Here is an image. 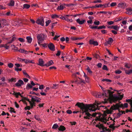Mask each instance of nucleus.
I'll list each match as a JSON object with an SVG mask.
<instances>
[{
    "label": "nucleus",
    "mask_w": 132,
    "mask_h": 132,
    "mask_svg": "<svg viewBox=\"0 0 132 132\" xmlns=\"http://www.w3.org/2000/svg\"><path fill=\"white\" fill-rule=\"evenodd\" d=\"M75 106H77L80 108L81 110V111H80L81 113L82 114L85 113V114L86 115V116L84 117V118L85 119H89L90 117L91 116H92L93 117H95L97 114L96 113H93L92 114H91L89 112L91 111H95L97 110H99L98 107L94 109H90V108H96V106L94 105L84 104L82 103H80L78 102L75 105Z\"/></svg>",
    "instance_id": "obj_1"
},
{
    "label": "nucleus",
    "mask_w": 132,
    "mask_h": 132,
    "mask_svg": "<svg viewBox=\"0 0 132 132\" xmlns=\"http://www.w3.org/2000/svg\"><path fill=\"white\" fill-rule=\"evenodd\" d=\"M114 93V91H111L109 90H108L102 93V95L108 98L111 102H115L118 100H121L123 97V94L117 96L113 94Z\"/></svg>",
    "instance_id": "obj_2"
},
{
    "label": "nucleus",
    "mask_w": 132,
    "mask_h": 132,
    "mask_svg": "<svg viewBox=\"0 0 132 132\" xmlns=\"http://www.w3.org/2000/svg\"><path fill=\"white\" fill-rule=\"evenodd\" d=\"M45 36V35L43 34H39L37 36V42L39 45L44 40Z\"/></svg>",
    "instance_id": "obj_3"
},
{
    "label": "nucleus",
    "mask_w": 132,
    "mask_h": 132,
    "mask_svg": "<svg viewBox=\"0 0 132 132\" xmlns=\"http://www.w3.org/2000/svg\"><path fill=\"white\" fill-rule=\"evenodd\" d=\"M41 100H40L37 98H32L31 99V101L29 103L31 106V108H33L34 106H35L36 103L35 102L37 103L39 102Z\"/></svg>",
    "instance_id": "obj_4"
},
{
    "label": "nucleus",
    "mask_w": 132,
    "mask_h": 132,
    "mask_svg": "<svg viewBox=\"0 0 132 132\" xmlns=\"http://www.w3.org/2000/svg\"><path fill=\"white\" fill-rule=\"evenodd\" d=\"M36 23L38 25H40L42 26H43L44 25V21L43 18L41 17L39 19H38L36 21Z\"/></svg>",
    "instance_id": "obj_5"
},
{
    "label": "nucleus",
    "mask_w": 132,
    "mask_h": 132,
    "mask_svg": "<svg viewBox=\"0 0 132 132\" xmlns=\"http://www.w3.org/2000/svg\"><path fill=\"white\" fill-rule=\"evenodd\" d=\"M47 45L48 47L51 51H55V46L53 43H50Z\"/></svg>",
    "instance_id": "obj_6"
},
{
    "label": "nucleus",
    "mask_w": 132,
    "mask_h": 132,
    "mask_svg": "<svg viewBox=\"0 0 132 132\" xmlns=\"http://www.w3.org/2000/svg\"><path fill=\"white\" fill-rule=\"evenodd\" d=\"M89 42L90 44L93 45L94 46H97L98 45V42L96 41H94L93 40L90 39Z\"/></svg>",
    "instance_id": "obj_7"
},
{
    "label": "nucleus",
    "mask_w": 132,
    "mask_h": 132,
    "mask_svg": "<svg viewBox=\"0 0 132 132\" xmlns=\"http://www.w3.org/2000/svg\"><path fill=\"white\" fill-rule=\"evenodd\" d=\"M24 83L23 81L21 80H19L18 82L15 84V86L17 87L21 86L22 85H23Z\"/></svg>",
    "instance_id": "obj_8"
},
{
    "label": "nucleus",
    "mask_w": 132,
    "mask_h": 132,
    "mask_svg": "<svg viewBox=\"0 0 132 132\" xmlns=\"http://www.w3.org/2000/svg\"><path fill=\"white\" fill-rule=\"evenodd\" d=\"M39 63L38 64L41 67H43L45 66V64H44V61L41 58L39 59Z\"/></svg>",
    "instance_id": "obj_9"
},
{
    "label": "nucleus",
    "mask_w": 132,
    "mask_h": 132,
    "mask_svg": "<svg viewBox=\"0 0 132 132\" xmlns=\"http://www.w3.org/2000/svg\"><path fill=\"white\" fill-rule=\"evenodd\" d=\"M19 59H21V60H20V61H24L26 63H34L33 60L30 61V60L26 59H22L21 58H19Z\"/></svg>",
    "instance_id": "obj_10"
},
{
    "label": "nucleus",
    "mask_w": 132,
    "mask_h": 132,
    "mask_svg": "<svg viewBox=\"0 0 132 132\" xmlns=\"http://www.w3.org/2000/svg\"><path fill=\"white\" fill-rule=\"evenodd\" d=\"M76 21L78 23L80 24H82L84 23L86 21V20H80V19H78L76 20Z\"/></svg>",
    "instance_id": "obj_11"
},
{
    "label": "nucleus",
    "mask_w": 132,
    "mask_h": 132,
    "mask_svg": "<svg viewBox=\"0 0 132 132\" xmlns=\"http://www.w3.org/2000/svg\"><path fill=\"white\" fill-rule=\"evenodd\" d=\"M101 103L100 102H96L95 104L94 105L96 106H97V108L98 107V108L99 109V110L100 109V108L101 107H105V106H104L103 105H101L100 106H99L101 104Z\"/></svg>",
    "instance_id": "obj_12"
},
{
    "label": "nucleus",
    "mask_w": 132,
    "mask_h": 132,
    "mask_svg": "<svg viewBox=\"0 0 132 132\" xmlns=\"http://www.w3.org/2000/svg\"><path fill=\"white\" fill-rule=\"evenodd\" d=\"M0 22L2 23L3 24L4 26L9 25V23L7 20L5 19H2L1 20H0Z\"/></svg>",
    "instance_id": "obj_13"
},
{
    "label": "nucleus",
    "mask_w": 132,
    "mask_h": 132,
    "mask_svg": "<svg viewBox=\"0 0 132 132\" xmlns=\"http://www.w3.org/2000/svg\"><path fill=\"white\" fill-rule=\"evenodd\" d=\"M53 62L52 60L48 61L45 64V66L49 67L53 64Z\"/></svg>",
    "instance_id": "obj_14"
},
{
    "label": "nucleus",
    "mask_w": 132,
    "mask_h": 132,
    "mask_svg": "<svg viewBox=\"0 0 132 132\" xmlns=\"http://www.w3.org/2000/svg\"><path fill=\"white\" fill-rule=\"evenodd\" d=\"M75 82H77L78 84H80L81 83H85V82L84 80L81 79L79 81L76 78V79H75Z\"/></svg>",
    "instance_id": "obj_15"
},
{
    "label": "nucleus",
    "mask_w": 132,
    "mask_h": 132,
    "mask_svg": "<svg viewBox=\"0 0 132 132\" xmlns=\"http://www.w3.org/2000/svg\"><path fill=\"white\" fill-rule=\"evenodd\" d=\"M25 100H26L27 101H28L29 103H30L31 101H30L29 100V98H27V97H24L23 98V99L22 100V101L24 103H25L27 105V103H26L25 101Z\"/></svg>",
    "instance_id": "obj_16"
},
{
    "label": "nucleus",
    "mask_w": 132,
    "mask_h": 132,
    "mask_svg": "<svg viewBox=\"0 0 132 132\" xmlns=\"http://www.w3.org/2000/svg\"><path fill=\"white\" fill-rule=\"evenodd\" d=\"M126 4L125 3H120L118 4V6L119 7L122 8H124L126 6Z\"/></svg>",
    "instance_id": "obj_17"
},
{
    "label": "nucleus",
    "mask_w": 132,
    "mask_h": 132,
    "mask_svg": "<svg viewBox=\"0 0 132 132\" xmlns=\"http://www.w3.org/2000/svg\"><path fill=\"white\" fill-rule=\"evenodd\" d=\"M62 4V5L58 6L56 9L57 10H62L63 9L64 7L63 5H65V4L63 3Z\"/></svg>",
    "instance_id": "obj_18"
},
{
    "label": "nucleus",
    "mask_w": 132,
    "mask_h": 132,
    "mask_svg": "<svg viewBox=\"0 0 132 132\" xmlns=\"http://www.w3.org/2000/svg\"><path fill=\"white\" fill-rule=\"evenodd\" d=\"M61 16V15H57L56 14H53L52 15L51 18L53 19H54L57 18H59L60 16Z\"/></svg>",
    "instance_id": "obj_19"
},
{
    "label": "nucleus",
    "mask_w": 132,
    "mask_h": 132,
    "mask_svg": "<svg viewBox=\"0 0 132 132\" xmlns=\"http://www.w3.org/2000/svg\"><path fill=\"white\" fill-rule=\"evenodd\" d=\"M27 42L29 43H30L32 41V39L30 36H27L26 38Z\"/></svg>",
    "instance_id": "obj_20"
},
{
    "label": "nucleus",
    "mask_w": 132,
    "mask_h": 132,
    "mask_svg": "<svg viewBox=\"0 0 132 132\" xmlns=\"http://www.w3.org/2000/svg\"><path fill=\"white\" fill-rule=\"evenodd\" d=\"M59 130V131H64L65 129V127L63 126H60L58 128Z\"/></svg>",
    "instance_id": "obj_21"
},
{
    "label": "nucleus",
    "mask_w": 132,
    "mask_h": 132,
    "mask_svg": "<svg viewBox=\"0 0 132 132\" xmlns=\"http://www.w3.org/2000/svg\"><path fill=\"white\" fill-rule=\"evenodd\" d=\"M30 5L28 4H25L23 5V9H28L30 8Z\"/></svg>",
    "instance_id": "obj_22"
},
{
    "label": "nucleus",
    "mask_w": 132,
    "mask_h": 132,
    "mask_svg": "<svg viewBox=\"0 0 132 132\" xmlns=\"http://www.w3.org/2000/svg\"><path fill=\"white\" fill-rule=\"evenodd\" d=\"M100 121L102 122H104V121H107L108 120H107L106 117H103L101 118L100 117Z\"/></svg>",
    "instance_id": "obj_23"
},
{
    "label": "nucleus",
    "mask_w": 132,
    "mask_h": 132,
    "mask_svg": "<svg viewBox=\"0 0 132 132\" xmlns=\"http://www.w3.org/2000/svg\"><path fill=\"white\" fill-rule=\"evenodd\" d=\"M113 41V38L111 37H110L109 38V40L107 41V43L108 44H109L112 43Z\"/></svg>",
    "instance_id": "obj_24"
},
{
    "label": "nucleus",
    "mask_w": 132,
    "mask_h": 132,
    "mask_svg": "<svg viewBox=\"0 0 132 132\" xmlns=\"http://www.w3.org/2000/svg\"><path fill=\"white\" fill-rule=\"evenodd\" d=\"M32 88V86L31 84H27L26 88L27 89H30L31 88Z\"/></svg>",
    "instance_id": "obj_25"
},
{
    "label": "nucleus",
    "mask_w": 132,
    "mask_h": 132,
    "mask_svg": "<svg viewBox=\"0 0 132 132\" xmlns=\"http://www.w3.org/2000/svg\"><path fill=\"white\" fill-rule=\"evenodd\" d=\"M105 109H106V110L105 111V112L108 114L111 113H112V111L111 110H109L107 109V108L106 107L104 108Z\"/></svg>",
    "instance_id": "obj_26"
},
{
    "label": "nucleus",
    "mask_w": 132,
    "mask_h": 132,
    "mask_svg": "<svg viewBox=\"0 0 132 132\" xmlns=\"http://www.w3.org/2000/svg\"><path fill=\"white\" fill-rule=\"evenodd\" d=\"M14 4V1L13 0H11L9 5L10 6H13Z\"/></svg>",
    "instance_id": "obj_27"
},
{
    "label": "nucleus",
    "mask_w": 132,
    "mask_h": 132,
    "mask_svg": "<svg viewBox=\"0 0 132 132\" xmlns=\"http://www.w3.org/2000/svg\"><path fill=\"white\" fill-rule=\"evenodd\" d=\"M59 126L57 125V123L54 124L53 127H52V128L53 129H55L57 128H59Z\"/></svg>",
    "instance_id": "obj_28"
},
{
    "label": "nucleus",
    "mask_w": 132,
    "mask_h": 132,
    "mask_svg": "<svg viewBox=\"0 0 132 132\" xmlns=\"http://www.w3.org/2000/svg\"><path fill=\"white\" fill-rule=\"evenodd\" d=\"M23 73L26 77L28 78H30V76L27 74V73L25 71H23Z\"/></svg>",
    "instance_id": "obj_29"
},
{
    "label": "nucleus",
    "mask_w": 132,
    "mask_h": 132,
    "mask_svg": "<svg viewBox=\"0 0 132 132\" xmlns=\"http://www.w3.org/2000/svg\"><path fill=\"white\" fill-rule=\"evenodd\" d=\"M119 28V27H118L117 25L113 26V29L117 31H118Z\"/></svg>",
    "instance_id": "obj_30"
},
{
    "label": "nucleus",
    "mask_w": 132,
    "mask_h": 132,
    "mask_svg": "<svg viewBox=\"0 0 132 132\" xmlns=\"http://www.w3.org/2000/svg\"><path fill=\"white\" fill-rule=\"evenodd\" d=\"M99 124H100L99 125L98 124L96 125V127L99 128L100 129H101V128L103 127V125L102 124H101L100 122H99Z\"/></svg>",
    "instance_id": "obj_31"
},
{
    "label": "nucleus",
    "mask_w": 132,
    "mask_h": 132,
    "mask_svg": "<svg viewBox=\"0 0 132 132\" xmlns=\"http://www.w3.org/2000/svg\"><path fill=\"white\" fill-rule=\"evenodd\" d=\"M125 72L126 74H129L132 73V70L130 69L129 70H126Z\"/></svg>",
    "instance_id": "obj_32"
},
{
    "label": "nucleus",
    "mask_w": 132,
    "mask_h": 132,
    "mask_svg": "<svg viewBox=\"0 0 132 132\" xmlns=\"http://www.w3.org/2000/svg\"><path fill=\"white\" fill-rule=\"evenodd\" d=\"M18 40L22 43H23L25 42V40L21 38H18Z\"/></svg>",
    "instance_id": "obj_33"
},
{
    "label": "nucleus",
    "mask_w": 132,
    "mask_h": 132,
    "mask_svg": "<svg viewBox=\"0 0 132 132\" xmlns=\"http://www.w3.org/2000/svg\"><path fill=\"white\" fill-rule=\"evenodd\" d=\"M51 22V20H48L47 21H46L45 22V23L46 24L45 25L46 26H47Z\"/></svg>",
    "instance_id": "obj_34"
},
{
    "label": "nucleus",
    "mask_w": 132,
    "mask_h": 132,
    "mask_svg": "<svg viewBox=\"0 0 132 132\" xmlns=\"http://www.w3.org/2000/svg\"><path fill=\"white\" fill-rule=\"evenodd\" d=\"M35 119L38 121H40V119L39 118V116L37 115H35L34 117Z\"/></svg>",
    "instance_id": "obj_35"
},
{
    "label": "nucleus",
    "mask_w": 132,
    "mask_h": 132,
    "mask_svg": "<svg viewBox=\"0 0 132 132\" xmlns=\"http://www.w3.org/2000/svg\"><path fill=\"white\" fill-rule=\"evenodd\" d=\"M94 23L95 25H98L100 24V23L99 21L98 20H95L94 22Z\"/></svg>",
    "instance_id": "obj_36"
},
{
    "label": "nucleus",
    "mask_w": 132,
    "mask_h": 132,
    "mask_svg": "<svg viewBox=\"0 0 132 132\" xmlns=\"http://www.w3.org/2000/svg\"><path fill=\"white\" fill-rule=\"evenodd\" d=\"M115 110L118 109L120 108V105L117 104L116 105H114Z\"/></svg>",
    "instance_id": "obj_37"
},
{
    "label": "nucleus",
    "mask_w": 132,
    "mask_h": 132,
    "mask_svg": "<svg viewBox=\"0 0 132 132\" xmlns=\"http://www.w3.org/2000/svg\"><path fill=\"white\" fill-rule=\"evenodd\" d=\"M19 95L21 96V97H22V96L20 92L16 93H15V96L16 97L18 98Z\"/></svg>",
    "instance_id": "obj_38"
},
{
    "label": "nucleus",
    "mask_w": 132,
    "mask_h": 132,
    "mask_svg": "<svg viewBox=\"0 0 132 132\" xmlns=\"http://www.w3.org/2000/svg\"><path fill=\"white\" fill-rule=\"evenodd\" d=\"M95 96L96 97L100 98L101 97V95L100 93H97L96 94Z\"/></svg>",
    "instance_id": "obj_39"
},
{
    "label": "nucleus",
    "mask_w": 132,
    "mask_h": 132,
    "mask_svg": "<svg viewBox=\"0 0 132 132\" xmlns=\"http://www.w3.org/2000/svg\"><path fill=\"white\" fill-rule=\"evenodd\" d=\"M28 96H29V97H30L31 98V99H32V98H37L39 99L40 100H41V98H40L37 97L36 96H32V95H29Z\"/></svg>",
    "instance_id": "obj_40"
},
{
    "label": "nucleus",
    "mask_w": 132,
    "mask_h": 132,
    "mask_svg": "<svg viewBox=\"0 0 132 132\" xmlns=\"http://www.w3.org/2000/svg\"><path fill=\"white\" fill-rule=\"evenodd\" d=\"M8 66L10 68H11L13 67V64L11 63H10L8 64Z\"/></svg>",
    "instance_id": "obj_41"
},
{
    "label": "nucleus",
    "mask_w": 132,
    "mask_h": 132,
    "mask_svg": "<svg viewBox=\"0 0 132 132\" xmlns=\"http://www.w3.org/2000/svg\"><path fill=\"white\" fill-rule=\"evenodd\" d=\"M10 109H11V110H10V112L11 113H12V112H13L14 113H16V111L14 110V109L13 108H12V107H11L10 108Z\"/></svg>",
    "instance_id": "obj_42"
},
{
    "label": "nucleus",
    "mask_w": 132,
    "mask_h": 132,
    "mask_svg": "<svg viewBox=\"0 0 132 132\" xmlns=\"http://www.w3.org/2000/svg\"><path fill=\"white\" fill-rule=\"evenodd\" d=\"M60 36L56 35L53 38V39L54 40H57V41L59 40V39H57Z\"/></svg>",
    "instance_id": "obj_43"
},
{
    "label": "nucleus",
    "mask_w": 132,
    "mask_h": 132,
    "mask_svg": "<svg viewBox=\"0 0 132 132\" xmlns=\"http://www.w3.org/2000/svg\"><path fill=\"white\" fill-rule=\"evenodd\" d=\"M115 72L116 74H119L122 72V71L121 70H116Z\"/></svg>",
    "instance_id": "obj_44"
},
{
    "label": "nucleus",
    "mask_w": 132,
    "mask_h": 132,
    "mask_svg": "<svg viewBox=\"0 0 132 132\" xmlns=\"http://www.w3.org/2000/svg\"><path fill=\"white\" fill-rule=\"evenodd\" d=\"M103 127L101 128L103 130V132H105V131H106L107 130L106 128L104 127V126L103 125Z\"/></svg>",
    "instance_id": "obj_45"
},
{
    "label": "nucleus",
    "mask_w": 132,
    "mask_h": 132,
    "mask_svg": "<svg viewBox=\"0 0 132 132\" xmlns=\"http://www.w3.org/2000/svg\"><path fill=\"white\" fill-rule=\"evenodd\" d=\"M14 69L17 72L21 71L22 70L21 68H16V67H15Z\"/></svg>",
    "instance_id": "obj_46"
},
{
    "label": "nucleus",
    "mask_w": 132,
    "mask_h": 132,
    "mask_svg": "<svg viewBox=\"0 0 132 132\" xmlns=\"http://www.w3.org/2000/svg\"><path fill=\"white\" fill-rule=\"evenodd\" d=\"M106 27L104 25L100 26L98 27V29H102L106 28Z\"/></svg>",
    "instance_id": "obj_47"
},
{
    "label": "nucleus",
    "mask_w": 132,
    "mask_h": 132,
    "mask_svg": "<svg viewBox=\"0 0 132 132\" xmlns=\"http://www.w3.org/2000/svg\"><path fill=\"white\" fill-rule=\"evenodd\" d=\"M108 4H102V7L103 8H105L107 7H108L109 6Z\"/></svg>",
    "instance_id": "obj_48"
},
{
    "label": "nucleus",
    "mask_w": 132,
    "mask_h": 132,
    "mask_svg": "<svg viewBox=\"0 0 132 132\" xmlns=\"http://www.w3.org/2000/svg\"><path fill=\"white\" fill-rule=\"evenodd\" d=\"M117 3L116 2L112 3L110 5V6L111 7H113L117 5Z\"/></svg>",
    "instance_id": "obj_49"
},
{
    "label": "nucleus",
    "mask_w": 132,
    "mask_h": 132,
    "mask_svg": "<svg viewBox=\"0 0 132 132\" xmlns=\"http://www.w3.org/2000/svg\"><path fill=\"white\" fill-rule=\"evenodd\" d=\"M102 1L101 0H97L94 1L93 2V3H102Z\"/></svg>",
    "instance_id": "obj_50"
},
{
    "label": "nucleus",
    "mask_w": 132,
    "mask_h": 132,
    "mask_svg": "<svg viewBox=\"0 0 132 132\" xmlns=\"http://www.w3.org/2000/svg\"><path fill=\"white\" fill-rule=\"evenodd\" d=\"M15 65V67H14V68L16 67V68H18L20 67H22V65L20 66V65L18 63H15L14 64Z\"/></svg>",
    "instance_id": "obj_51"
},
{
    "label": "nucleus",
    "mask_w": 132,
    "mask_h": 132,
    "mask_svg": "<svg viewBox=\"0 0 132 132\" xmlns=\"http://www.w3.org/2000/svg\"><path fill=\"white\" fill-rule=\"evenodd\" d=\"M102 81L103 82H104V81H106L107 82H111V80H110L108 79H104L102 80Z\"/></svg>",
    "instance_id": "obj_52"
},
{
    "label": "nucleus",
    "mask_w": 132,
    "mask_h": 132,
    "mask_svg": "<svg viewBox=\"0 0 132 132\" xmlns=\"http://www.w3.org/2000/svg\"><path fill=\"white\" fill-rule=\"evenodd\" d=\"M95 7H101V8H103L102 4H100L98 5L96 4L95 5Z\"/></svg>",
    "instance_id": "obj_53"
},
{
    "label": "nucleus",
    "mask_w": 132,
    "mask_h": 132,
    "mask_svg": "<svg viewBox=\"0 0 132 132\" xmlns=\"http://www.w3.org/2000/svg\"><path fill=\"white\" fill-rule=\"evenodd\" d=\"M102 69L105 70L107 71L108 70V69L107 66L105 65H104L102 67Z\"/></svg>",
    "instance_id": "obj_54"
},
{
    "label": "nucleus",
    "mask_w": 132,
    "mask_h": 132,
    "mask_svg": "<svg viewBox=\"0 0 132 132\" xmlns=\"http://www.w3.org/2000/svg\"><path fill=\"white\" fill-rule=\"evenodd\" d=\"M94 58H100L98 54H95L94 55Z\"/></svg>",
    "instance_id": "obj_55"
},
{
    "label": "nucleus",
    "mask_w": 132,
    "mask_h": 132,
    "mask_svg": "<svg viewBox=\"0 0 132 132\" xmlns=\"http://www.w3.org/2000/svg\"><path fill=\"white\" fill-rule=\"evenodd\" d=\"M75 5L72 3H70L68 4H65V5L68 7H69L74 6Z\"/></svg>",
    "instance_id": "obj_56"
},
{
    "label": "nucleus",
    "mask_w": 132,
    "mask_h": 132,
    "mask_svg": "<svg viewBox=\"0 0 132 132\" xmlns=\"http://www.w3.org/2000/svg\"><path fill=\"white\" fill-rule=\"evenodd\" d=\"M30 108H31L29 106H27L24 109L25 110H27V109L28 110H30Z\"/></svg>",
    "instance_id": "obj_57"
},
{
    "label": "nucleus",
    "mask_w": 132,
    "mask_h": 132,
    "mask_svg": "<svg viewBox=\"0 0 132 132\" xmlns=\"http://www.w3.org/2000/svg\"><path fill=\"white\" fill-rule=\"evenodd\" d=\"M14 104H15V106L16 107V108H19V105L16 102H15Z\"/></svg>",
    "instance_id": "obj_58"
},
{
    "label": "nucleus",
    "mask_w": 132,
    "mask_h": 132,
    "mask_svg": "<svg viewBox=\"0 0 132 132\" xmlns=\"http://www.w3.org/2000/svg\"><path fill=\"white\" fill-rule=\"evenodd\" d=\"M53 86L52 87V89H57V85L56 84H53Z\"/></svg>",
    "instance_id": "obj_59"
},
{
    "label": "nucleus",
    "mask_w": 132,
    "mask_h": 132,
    "mask_svg": "<svg viewBox=\"0 0 132 132\" xmlns=\"http://www.w3.org/2000/svg\"><path fill=\"white\" fill-rule=\"evenodd\" d=\"M47 45V43H44V44H40V45H42V46L44 47H47V46H46V45Z\"/></svg>",
    "instance_id": "obj_60"
},
{
    "label": "nucleus",
    "mask_w": 132,
    "mask_h": 132,
    "mask_svg": "<svg viewBox=\"0 0 132 132\" xmlns=\"http://www.w3.org/2000/svg\"><path fill=\"white\" fill-rule=\"evenodd\" d=\"M9 81L11 82H16L15 79H14L13 78H11V79L9 80Z\"/></svg>",
    "instance_id": "obj_61"
},
{
    "label": "nucleus",
    "mask_w": 132,
    "mask_h": 132,
    "mask_svg": "<svg viewBox=\"0 0 132 132\" xmlns=\"http://www.w3.org/2000/svg\"><path fill=\"white\" fill-rule=\"evenodd\" d=\"M98 27L97 26H92V27H91V29H98Z\"/></svg>",
    "instance_id": "obj_62"
},
{
    "label": "nucleus",
    "mask_w": 132,
    "mask_h": 132,
    "mask_svg": "<svg viewBox=\"0 0 132 132\" xmlns=\"http://www.w3.org/2000/svg\"><path fill=\"white\" fill-rule=\"evenodd\" d=\"M101 31L103 34H105L107 33L106 30H102Z\"/></svg>",
    "instance_id": "obj_63"
},
{
    "label": "nucleus",
    "mask_w": 132,
    "mask_h": 132,
    "mask_svg": "<svg viewBox=\"0 0 132 132\" xmlns=\"http://www.w3.org/2000/svg\"><path fill=\"white\" fill-rule=\"evenodd\" d=\"M126 10L127 11H129L131 12H132V9L131 7H129L127 8Z\"/></svg>",
    "instance_id": "obj_64"
}]
</instances>
